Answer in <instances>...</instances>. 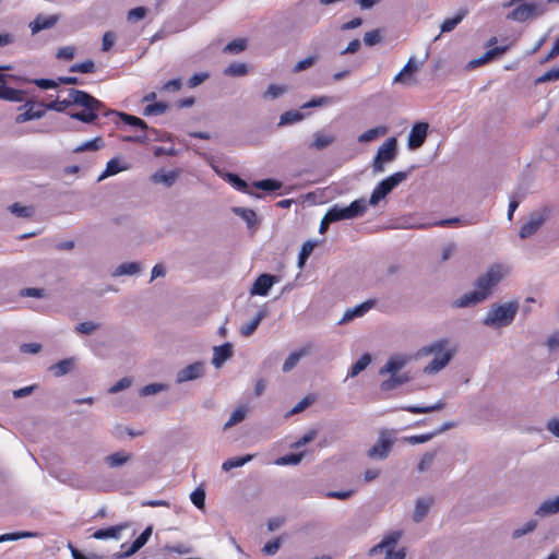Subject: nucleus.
<instances>
[{
    "label": "nucleus",
    "mask_w": 559,
    "mask_h": 559,
    "mask_svg": "<svg viewBox=\"0 0 559 559\" xmlns=\"http://www.w3.org/2000/svg\"><path fill=\"white\" fill-rule=\"evenodd\" d=\"M40 106H44L48 110H53L57 112H63L68 107L71 105H78L84 108V110L79 112H72L70 114V117L72 119L79 120L81 122L85 123H92L94 122L98 114L102 112L105 109V105L98 100L97 98L93 97L88 93L70 88L69 90V97L67 99L62 100H55L50 102L48 104H44L43 102L39 103Z\"/></svg>",
    "instance_id": "nucleus-1"
},
{
    "label": "nucleus",
    "mask_w": 559,
    "mask_h": 559,
    "mask_svg": "<svg viewBox=\"0 0 559 559\" xmlns=\"http://www.w3.org/2000/svg\"><path fill=\"white\" fill-rule=\"evenodd\" d=\"M509 272L510 269L504 264L490 265L486 273L476 280V289L462 295L453 301L452 306L454 308H466L483 302Z\"/></svg>",
    "instance_id": "nucleus-2"
},
{
    "label": "nucleus",
    "mask_w": 559,
    "mask_h": 559,
    "mask_svg": "<svg viewBox=\"0 0 559 559\" xmlns=\"http://www.w3.org/2000/svg\"><path fill=\"white\" fill-rule=\"evenodd\" d=\"M449 341L443 338L436 341L419 349V356H428L435 354L433 359L424 368L426 374H435L442 370L452 359L455 354V348L445 349Z\"/></svg>",
    "instance_id": "nucleus-3"
},
{
    "label": "nucleus",
    "mask_w": 559,
    "mask_h": 559,
    "mask_svg": "<svg viewBox=\"0 0 559 559\" xmlns=\"http://www.w3.org/2000/svg\"><path fill=\"white\" fill-rule=\"evenodd\" d=\"M518 309L519 305L516 302L493 305L484 318L483 323L490 328L508 326L514 320Z\"/></svg>",
    "instance_id": "nucleus-4"
},
{
    "label": "nucleus",
    "mask_w": 559,
    "mask_h": 559,
    "mask_svg": "<svg viewBox=\"0 0 559 559\" xmlns=\"http://www.w3.org/2000/svg\"><path fill=\"white\" fill-rule=\"evenodd\" d=\"M366 211L367 201L366 199L361 198L353 201L348 206L334 204L328 210L325 214L328 215V221L335 223L343 219H353L362 216Z\"/></svg>",
    "instance_id": "nucleus-5"
},
{
    "label": "nucleus",
    "mask_w": 559,
    "mask_h": 559,
    "mask_svg": "<svg viewBox=\"0 0 559 559\" xmlns=\"http://www.w3.org/2000/svg\"><path fill=\"white\" fill-rule=\"evenodd\" d=\"M411 170L408 171H397L386 177L382 181H380L376 188L373 189L369 201L367 204L372 206L377 205L382 199H384L394 188H396L401 182L407 179Z\"/></svg>",
    "instance_id": "nucleus-6"
},
{
    "label": "nucleus",
    "mask_w": 559,
    "mask_h": 559,
    "mask_svg": "<svg viewBox=\"0 0 559 559\" xmlns=\"http://www.w3.org/2000/svg\"><path fill=\"white\" fill-rule=\"evenodd\" d=\"M397 156V140L395 138L386 139L377 151L372 162L373 174H381L385 170V164H390Z\"/></svg>",
    "instance_id": "nucleus-7"
},
{
    "label": "nucleus",
    "mask_w": 559,
    "mask_h": 559,
    "mask_svg": "<svg viewBox=\"0 0 559 559\" xmlns=\"http://www.w3.org/2000/svg\"><path fill=\"white\" fill-rule=\"evenodd\" d=\"M548 11L547 3L545 2H526L514 8L509 14L508 19L516 22H525L528 19L538 17Z\"/></svg>",
    "instance_id": "nucleus-8"
},
{
    "label": "nucleus",
    "mask_w": 559,
    "mask_h": 559,
    "mask_svg": "<svg viewBox=\"0 0 559 559\" xmlns=\"http://www.w3.org/2000/svg\"><path fill=\"white\" fill-rule=\"evenodd\" d=\"M393 435V430H380L377 442L367 451L368 457L372 460H385L394 444Z\"/></svg>",
    "instance_id": "nucleus-9"
},
{
    "label": "nucleus",
    "mask_w": 559,
    "mask_h": 559,
    "mask_svg": "<svg viewBox=\"0 0 559 559\" xmlns=\"http://www.w3.org/2000/svg\"><path fill=\"white\" fill-rule=\"evenodd\" d=\"M11 69H12V67L9 64L0 66V92H2V93L11 92L12 93V96H13L12 98H3V100L13 102V103H22L25 100L27 93L23 90H16V88L9 87L7 85V79L13 80L17 83L28 82V79L23 78V76L13 75V74L2 73L3 71H8Z\"/></svg>",
    "instance_id": "nucleus-10"
},
{
    "label": "nucleus",
    "mask_w": 559,
    "mask_h": 559,
    "mask_svg": "<svg viewBox=\"0 0 559 559\" xmlns=\"http://www.w3.org/2000/svg\"><path fill=\"white\" fill-rule=\"evenodd\" d=\"M551 210L549 207H544L540 211L533 212L530 215L528 221L521 227L519 236L522 239H526L533 236L540 226L550 217Z\"/></svg>",
    "instance_id": "nucleus-11"
},
{
    "label": "nucleus",
    "mask_w": 559,
    "mask_h": 559,
    "mask_svg": "<svg viewBox=\"0 0 559 559\" xmlns=\"http://www.w3.org/2000/svg\"><path fill=\"white\" fill-rule=\"evenodd\" d=\"M204 364L195 361L180 369L176 376L177 383H183L201 378L204 374Z\"/></svg>",
    "instance_id": "nucleus-12"
},
{
    "label": "nucleus",
    "mask_w": 559,
    "mask_h": 559,
    "mask_svg": "<svg viewBox=\"0 0 559 559\" xmlns=\"http://www.w3.org/2000/svg\"><path fill=\"white\" fill-rule=\"evenodd\" d=\"M428 127L426 122H417L412 127L407 140L409 150H417L424 144L427 138Z\"/></svg>",
    "instance_id": "nucleus-13"
},
{
    "label": "nucleus",
    "mask_w": 559,
    "mask_h": 559,
    "mask_svg": "<svg viewBox=\"0 0 559 559\" xmlns=\"http://www.w3.org/2000/svg\"><path fill=\"white\" fill-rule=\"evenodd\" d=\"M278 282V277L276 275L271 274H261L258 276V278L254 281L250 294L251 295H258V296H266L269 294V290L271 287Z\"/></svg>",
    "instance_id": "nucleus-14"
},
{
    "label": "nucleus",
    "mask_w": 559,
    "mask_h": 559,
    "mask_svg": "<svg viewBox=\"0 0 559 559\" xmlns=\"http://www.w3.org/2000/svg\"><path fill=\"white\" fill-rule=\"evenodd\" d=\"M411 361V356L405 354H396L392 355L385 365L379 370V374L383 376L385 373L396 374L400 370H402L408 362Z\"/></svg>",
    "instance_id": "nucleus-15"
},
{
    "label": "nucleus",
    "mask_w": 559,
    "mask_h": 559,
    "mask_svg": "<svg viewBox=\"0 0 559 559\" xmlns=\"http://www.w3.org/2000/svg\"><path fill=\"white\" fill-rule=\"evenodd\" d=\"M105 116L109 117V116H115V117H118L120 118L124 123L131 126V127H135V128H139L143 131H150L152 132L153 134H157V130L152 128L150 129L148 126L146 124V122L144 120H142L141 118L139 117H135V116H132V115H128L126 112H118L116 110H107L104 112Z\"/></svg>",
    "instance_id": "nucleus-16"
},
{
    "label": "nucleus",
    "mask_w": 559,
    "mask_h": 559,
    "mask_svg": "<svg viewBox=\"0 0 559 559\" xmlns=\"http://www.w3.org/2000/svg\"><path fill=\"white\" fill-rule=\"evenodd\" d=\"M376 306V300L369 299L365 302L357 305L353 308H349L345 311L343 318L340 320L338 324L347 323L356 318H360L365 316L370 309Z\"/></svg>",
    "instance_id": "nucleus-17"
},
{
    "label": "nucleus",
    "mask_w": 559,
    "mask_h": 559,
    "mask_svg": "<svg viewBox=\"0 0 559 559\" xmlns=\"http://www.w3.org/2000/svg\"><path fill=\"white\" fill-rule=\"evenodd\" d=\"M402 537V532L394 531L385 535L382 540L370 549V555H376L381 551L394 549L397 542Z\"/></svg>",
    "instance_id": "nucleus-18"
},
{
    "label": "nucleus",
    "mask_w": 559,
    "mask_h": 559,
    "mask_svg": "<svg viewBox=\"0 0 559 559\" xmlns=\"http://www.w3.org/2000/svg\"><path fill=\"white\" fill-rule=\"evenodd\" d=\"M59 21L58 15L44 16L37 15L33 22L29 23V28L33 35L44 29L52 28Z\"/></svg>",
    "instance_id": "nucleus-19"
},
{
    "label": "nucleus",
    "mask_w": 559,
    "mask_h": 559,
    "mask_svg": "<svg viewBox=\"0 0 559 559\" xmlns=\"http://www.w3.org/2000/svg\"><path fill=\"white\" fill-rule=\"evenodd\" d=\"M234 354L231 343H225L213 348L212 364L215 368H219Z\"/></svg>",
    "instance_id": "nucleus-20"
},
{
    "label": "nucleus",
    "mask_w": 559,
    "mask_h": 559,
    "mask_svg": "<svg viewBox=\"0 0 559 559\" xmlns=\"http://www.w3.org/2000/svg\"><path fill=\"white\" fill-rule=\"evenodd\" d=\"M225 181L230 183L235 189L241 191L243 193H248L253 195V193L249 190L248 183L241 179L238 175L233 173H221L219 170H215ZM254 197L260 198V194H254Z\"/></svg>",
    "instance_id": "nucleus-21"
},
{
    "label": "nucleus",
    "mask_w": 559,
    "mask_h": 559,
    "mask_svg": "<svg viewBox=\"0 0 559 559\" xmlns=\"http://www.w3.org/2000/svg\"><path fill=\"white\" fill-rule=\"evenodd\" d=\"M559 513V496L545 499L535 511V515L545 518Z\"/></svg>",
    "instance_id": "nucleus-22"
},
{
    "label": "nucleus",
    "mask_w": 559,
    "mask_h": 559,
    "mask_svg": "<svg viewBox=\"0 0 559 559\" xmlns=\"http://www.w3.org/2000/svg\"><path fill=\"white\" fill-rule=\"evenodd\" d=\"M34 104L35 103L33 100H27L25 103L23 107L26 108V111L19 114L15 117L16 123H23L26 121L40 119L45 116L46 111L44 109L34 110Z\"/></svg>",
    "instance_id": "nucleus-23"
},
{
    "label": "nucleus",
    "mask_w": 559,
    "mask_h": 559,
    "mask_svg": "<svg viewBox=\"0 0 559 559\" xmlns=\"http://www.w3.org/2000/svg\"><path fill=\"white\" fill-rule=\"evenodd\" d=\"M132 456V453L121 450L105 456L104 462L109 468H118L131 461Z\"/></svg>",
    "instance_id": "nucleus-24"
},
{
    "label": "nucleus",
    "mask_w": 559,
    "mask_h": 559,
    "mask_svg": "<svg viewBox=\"0 0 559 559\" xmlns=\"http://www.w3.org/2000/svg\"><path fill=\"white\" fill-rule=\"evenodd\" d=\"M179 177L178 170L164 171L158 170L151 176V181L154 183H162L166 187H171Z\"/></svg>",
    "instance_id": "nucleus-25"
},
{
    "label": "nucleus",
    "mask_w": 559,
    "mask_h": 559,
    "mask_svg": "<svg viewBox=\"0 0 559 559\" xmlns=\"http://www.w3.org/2000/svg\"><path fill=\"white\" fill-rule=\"evenodd\" d=\"M128 527V524H118L115 526H110L107 528H100L94 532L93 537L95 539H108L114 538L118 539L120 537V534L123 530Z\"/></svg>",
    "instance_id": "nucleus-26"
},
{
    "label": "nucleus",
    "mask_w": 559,
    "mask_h": 559,
    "mask_svg": "<svg viewBox=\"0 0 559 559\" xmlns=\"http://www.w3.org/2000/svg\"><path fill=\"white\" fill-rule=\"evenodd\" d=\"M74 357L64 358L50 367L55 377H62L71 372L75 366Z\"/></svg>",
    "instance_id": "nucleus-27"
},
{
    "label": "nucleus",
    "mask_w": 559,
    "mask_h": 559,
    "mask_svg": "<svg viewBox=\"0 0 559 559\" xmlns=\"http://www.w3.org/2000/svg\"><path fill=\"white\" fill-rule=\"evenodd\" d=\"M432 502H433L432 499H425V498L417 499L415 510L413 513L414 522L420 523L426 518Z\"/></svg>",
    "instance_id": "nucleus-28"
},
{
    "label": "nucleus",
    "mask_w": 559,
    "mask_h": 559,
    "mask_svg": "<svg viewBox=\"0 0 559 559\" xmlns=\"http://www.w3.org/2000/svg\"><path fill=\"white\" fill-rule=\"evenodd\" d=\"M467 15L466 9H461L452 17L445 19L440 25L441 33L452 32Z\"/></svg>",
    "instance_id": "nucleus-29"
},
{
    "label": "nucleus",
    "mask_w": 559,
    "mask_h": 559,
    "mask_svg": "<svg viewBox=\"0 0 559 559\" xmlns=\"http://www.w3.org/2000/svg\"><path fill=\"white\" fill-rule=\"evenodd\" d=\"M409 380V377L406 373L403 374H390V378L382 381L380 384V389L384 392L392 391L397 386L406 383Z\"/></svg>",
    "instance_id": "nucleus-30"
},
{
    "label": "nucleus",
    "mask_w": 559,
    "mask_h": 559,
    "mask_svg": "<svg viewBox=\"0 0 559 559\" xmlns=\"http://www.w3.org/2000/svg\"><path fill=\"white\" fill-rule=\"evenodd\" d=\"M507 51V47H495L492 49L487 50L483 56L477 59H474L469 62L472 68L483 66L488 61L492 60L497 56H501Z\"/></svg>",
    "instance_id": "nucleus-31"
},
{
    "label": "nucleus",
    "mask_w": 559,
    "mask_h": 559,
    "mask_svg": "<svg viewBox=\"0 0 559 559\" xmlns=\"http://www.w3.org/2000/svg\"><path fill=\"white\" fill-rule=\"evenodd\" d=\"M335 141V136L331 134H324L320 131L316 132L313 134V141L309 145L310 148L314 150H323L331 145Z\"/></svg>",
    "instance_id": "nucleus-32"
},
{
    "label": "nucleus",
    "mask_w": 559,
    "mask_h": 559,
    "mask_svg": "<svg viewBox=\"0 0 559 559\" xmlns=\"http://www.w3.org/2000/svg\"><path fill=\"white\" fill-rule=\"evenodd\" d=\"M309 349L308 348H300L299 350L293 352L288 355V357L285 359L282 370L284 372H289L292 369L295 368V366L299 362V360L308 355Z\"/></svg>",
    "instance_id": "nucleus-33"
},
{
    "label": "nucleus",
    "mask_w": 559,
    "mask_h": 559,
    "mask_svg": "<svg viewBox=\"0 0 559 559\" xmlns=\"http://www.w3.org/2000/svg\"><path fill=\"white\" fill-rule=\"evenodd\" d=\"M389 129L385 126H379L371 128L358 136L359 143H369L378 139L379 136L385 135Z\"/></svg>",
    "instance_id": "nucleus-34"
},
{
    "label": "nucleus",
    "mask_w": 559,
    "mask_h": 559,
    "mask_svg": "<svg viewBox=\"0 0 559 559\" xmlns=\"http://www.w3.org/2000/svg\"><path fill=\"white\" fill-rule=\"evenodd\" d=\"M142 266L139 262H126L121 263L112 273V276H122V275H135L140 273Z\"/></svg>",
    "instance_id": "nucleus-35"
},
{
    "label": "nucleus",
    "mask_w": 559,
    "mask_h": 559,
    "mask_svg": "<svg viewBox=\"0 0 559 559\" xmlns=\"http://www.w3.org/2000/svg\"><path fill=\"white\" fill-rule=\"evenodd\" d=\"M419 66L414 57H411L404 68L394 76L393 83H404L405 76L415 73Z\"/></svg>",
    "instance_id": "nucleus-36"
},
{
    "label": "nucleus",
    "mask_w": 559,
    "mask_h": 559,
    "mask_svg": "<svg viewBox=\"0 0 559 559\" xmlns=\"http://www.w3.org/2000/svg\"><path fill=\"white\" fill-rule=\"evenodd\" d=\"M444 406H445V404L443 401H438L436 404L429 405V406L409 405V406L402 407V409L413 413V414H427V413L441 411L444 408Z\"/></svg>",
    "instance_id": "nucleus-37"
},
{
    "label": "nucleus",
    "mask_w": 559,
    "mask_h": 559,
    "mask_svg": "<svg viewBox=\"0 0 559 559\" xmlns=\"http://www.w3.org/2000/svg\"><path fill=\"white\" fill-rule=\"evenodd\" d=\"M265 311L261 310L257 313V316L247 324H243L241 328H240V334L242 336H250L252 335L255 330L258 329V326L260 325L261 321L264 319L265 317Z\"/></svg>",
    "instance_id": "nucleus-38"
},
{
    "label": "nucleus",
    "mask_w": 559,
    "mask_h": 559,
    "mask_svg": "<svg viewBox=\"0 0 559 559\" xmlns=\"http://www.w3.org/2000/svg\"><path fill=\"white\" fill-rule=\"evenodd\" d=\"M372 357L370 354L366 353L364 354L355 364L352 365L348 377L354 378L358 376L361 371H364L368 365L371 362Z\"/></svg>",
    "instance_id": "nucleus-39"
},
{
    "label": "nucleus",
    "mask_w": 559,
    "mask_h": 559,
    "mask_svg": "<svg viewBox=\"0 0 559 559\" xmlns=\"http://www.w3.org/2000/svg\"><path fill=\"white\" fill-rule=\"evenodd\" d=\"M253 459V455L252 454H247L245 456H241V457H230L228 460H226L223 465H222V468L225 471V472H229L231 471L233 468H237V467H241L243 466L245 464L249 463L250 461H252Z\"/></svg>",
    "instance_id": "nucleus-40"
},
{
    "label": "nucleus",
    "mask_w": 559,
    "mask_h": 559,
    "mask_svg": "<svg viewBox=\"0 0 559 559\" xmlns=\"http://www.w3.org/2000/svg\"><path fill=\"white\" fill-rule=\"evenodd\" d=\"M305 118L304 114L298 110H288L281 115L278 127L293 124L301 121Z\"/></svg>",
    "instance_id": "nucleus-41"
},
{
    "label": "nucleus",
    "mask_w": 559,
    "mask_h": 559,
    "mask_svg": "<svg viewBox=\"0 0 559 559\" xmlns=\"http://www.w3.org/2000/svg\"><path fill=\"white\" fill-rule=\"evenodd\" d=\"M305 455H306V451H302V452H299V453L286 454L284 456H280L278 459H276L275 460V464L276 465H281V466H284V465H298L302 461Z\"/></svg>",
    "instance_id": "nucleus-42"
},
{
    "label": "nucleus",
    "mask_w": 559,
    "mask_h": 559,
    "mask_svg": "<svg viewBox=\"0 0 559 559\" xmlns=\"http://www.w3.org/2000/svg\"><path fill=\"white\" fill-rule=\"evenodd\" d=\"M233 212L241 217L249 227H252L257 223V214L253 210L245 209V207H234Z\"/></svg>",
    "instance_id": "nucleus-43"
},
{
    "label": "nucleus",
    "mask_w": 559,
    "mask_h": 559,
    "mask_svg": "<svg viewBox=\"0 0 559 559\" xmlns=\"http://www.w3.org/2000/svg\"><path fill=\"white\" fill-rule=\"evenodd\" d=\"M247 416V408L243 406H240L236 408L231 414L229 419L225 423L224 429H229L233 426L241 423Z\"/></svg>",
    "instance_id": "nucleus-44"
},
{
    "label": "nucleus",
    "mask_w": 559,
    "mask_h": 559,
    "mask_svg": "<svg viewBox=\"0 0 559 559\" xmlns=\"http://www.w3.org/2000/svg\"><path fill=\"white\" fill-rule=\"evenodd\" d=\"M317 243L314 241L308 240L302 243L301 250L298 254V266L302 267L305 263L307 262L308 258L314 250Z\"/></svg>",
    "instance_id": "nucleus-45"
},
{
    "label": "nucleus",
    "mask_w": 559,
    "mask_h": 559,
    "mask_svg": "<svg viewBox=\"0 0 559 559\" xmlns=\"http://www.w3.org/2000/svg\"><path fill=\"white\" fill-rule=\"evenodd\" d=\"M124 169H126V167H121V166L119 165V160H118V159L112 158V159H110V160L107 163V165H106V169H105V171L99 176L98 181H100V180H103V179H105V178H107V177H109V176H114V175H116V174H118V173H120V171H122V170H124Z\"/></svg>",
    "instance_id": "nucleus-46"
},
{
    "label": "nucleus",
    "mask_w": 559,
    "mask_h": 559,
    "mask_svg": "<svg viewBox=\"0 0 559 559\" xmlns=\"http://www.w3.org/2000/svg\"><path fill=\"white\" fill-rule=\"evenodd\" d=\"M104 142L103 139L97 136L93 140L86 141L74 148L75 153L85 152V151H97L103 147Z\"/></svg>",
    "instance_id": "nucleus-47"
},
{
    "label": "nucleus",
    "mask_w": 559,
    "mask_h": 559,
    "mask_svg": "<svg viewBox=\"0 0 559 559\" xmlns=\"http://www.w3.org/2000/svg\"><path fill=\"white\" fill-rule=\"evenodd\" d=\"M253 187L257 189H261L264 191H276L281 189L282 182L275 180V179H263L259 181L253 182Z\"/></svg>",
    "instance_id": "nucleus-48"
},
{
    "label": "nucleus",
    "mask_w": 559,
    "mask_h": 559,
    "mask_svg": "<svg viewBox=\"0 0 559 559\" xmlns=\"http://www.w3.org/2000/svg\"><path fill=\"white\" fill-rule=\"evenodd\" d=\"M335 102V98L334 97H330V96H320V97H317V98H312L310 99L309 102L305 103L301 108L302 109H308V108H314V107H322V106H328V105H331Z\"/></svg>",
    "instance_id": "nucleus-49"
},
{
    "label": "nucleus",
    "mask_w": 559,
    "mask_h": 559,
    "mask_svg": "<svg viewBox=\"0 0 559 559\" xmlns=\"http://www.w3.org/2000/svg\"><path fill=\"white\" fill-rule=\"evenodd\" d=\"M167 109H168V105L166 103H164V102L154 103V104L147 105L144 108L143 115L144 116H158V115L165 114Z\"/></svg>",
    "instance_id": "nucleus-50"
},
{
    "label": "nucleus",
    "mask_w": 559,
    "mask_h": 559,
    "mask_svg": "<svg viewBox=\"0 0 559 559\" xmlns=\"http://www.w3.org/2000/svg\"><path fill=\"white\" fill-rule=\"evenodd\" d=\"M9 210L15 216L23 218L31 217L34 214V209L32 206H24L20 203H13L9 206Z\"/></svg>",
    "instance_id": "nucleus-51"
},
{
    "label": "nucleus",
    "mask_w": 559,
    "mask_h": 559,
    "mask_svg": "<svg viewBox=\"0 0 559 559\" xmlns=\"http://www.w3.org/2000/svg\"><path fill=\"white\" fill-rule=\"evenodd\" d=\"M287 91V86L271 84L267 90L263 93L264 99H276Z\"/></svg>",
    "instance_id": "nucleus-52"
},
{
    "label": "nucleus",
    "mask_w": 559,
    "mask_h": 559,
    "mask_svg": "<svg viewBox=\"0 0 559 559\" xmlns=\"http://www.w3.org/2000/svg\"><path fill=\"white\" fill-rule=\"evenodd\" d=\"M247 64L237 62L229 64L224 71V73L229 76H242L247 74Z\"/></svg>",
    "instance_id": "nucleus-53"
},
{
    "label": "nucleus",
    "mask_w": 559,
    "mask_h": 559,
    "mask_svg": "<svg viewBox=\"0 0 559 559\" xmlns=\"http://www.w3.org/2000/svg\"><path fill=\"white\" fill-rule=\"evenodd\" d=\"M537 526L536 520H530L525 524H523L521 527H518L513 531L512 537L513 538H520L531 532H533Z\"/></svg>",
    "instance_id": "nucleus-54"
},
{
    "label": "nucleus",
    "mask_w": 559,
    "mask_h": 559,
    "mask_svg": "<svg viewBox=\"0 0 559 559\" xmlns=\"http://www.w3.org/2000/svg\"><path fill=\"white\" fill-rule=\"evenodd\" d=\"M316 437H317V431L316 430H309L307 433H305L298 440L293 442L290 444V448L294 449V450L300 449L304 445H306V444L310 443L311 441H313L316 439Z\"/></svg>",
    "instance_id": "nucleus-55"
},
{
    "label": "nucleus",
    "mask_w": 559,
    "mask_h": 559,
    "mask_svg": "<svg viewBox=\"0 0 559 559\" xmlns=\"http://www.w3.org/2000/svg\"><path fill=\"white\" fill-rule=\"evenodd\" d=\"M69 71L80 73H93L95 71V63L92 60L75 63L70 67Z\"/></svg>",
    "instance_id": "nucleus-56"
},
{
    "label": "nucleus",
    "mask_w": 559,
    "mask_h": 559,
    "mask_svg": "<svg viewBox=\"0 0 559 559\" xmlns=\"http://www.w3.org/2000/svg\"><path fill=\"white\" fill-rule=\"evenodd\" d=\"M556 81H559V67L554 68V69L545 72L543 75L538 76L535 80V84L538 85V84H543L546 82H556Z\"/></svg>",
    "instance_id": "nucleus-57"
},
{
    "label": "nucleus",
    "mask_w": 559,
    "mask_h": 559,
    "mask_svg": "<svg viewBox=\"0 0 559 559\" xmlns=\"http://www.w3.org/2000/svg\"><path fill=\"white\" fill-rule=\"evenodd\" d=\"M166 385L165 384H162V383H150L147 385H144L141 390H140V395L141 396H148V395H154V394H157L159 392H163L166 390Z\"/></svg>",
    "instance_id": "nucleus-58"
},
{
    "label": "nucleus",
    "mask_w": 559,
    "mask_h": 559,
    "mask_svg": "<svg viewBox=\"0 0 559 559\" xmlns=\"http://www.w3.org/2000/svg\"><path fill=\"white\" fill-rule=\"evenodd\" d=\"M97 329H99V324L98 323H95V322H92V321H85V322H82V323H79L76 326H75V331L80 334H84V335H91L92 333H94Z\"/></svg>",
    "instance_id": "nucleus-59"
},
{
    "label": "nucleus",
    "mask_w": 559,
    "mask_h": 559,
    "mask_svg": "<svg viewBox=\"0 0 559 559\" xmlns=\"http://www.w3.org/2000/svg\"><path fill=\"white\" fill-rule=\"evenodd\" d=\"M190 499L198 509H203L205 504V491L202 488H197L191 492Z\"/></svg>",
    "instance_id": "nucleus-60"
},
{
    "label": "nucleus",
    "mask_w": 559,
    "mask_h": 559,
    "mask_svg": "<svg viewBox=\"0 0 559 559\" xmlns=\"http://www.w3.org/2000/svg\"><path fill=\"white\" fill-rule=\"evenodd\" d=\"M132 384V379L129 377H123L119 381H117L114 385H111L108 390L110 394H116L120 391H123L130 388Z\"/></svg>",
    "instance_id": "nucleus-61"
},
{
    "label": "nucleus",
    "mask_w": 559,
    "mask_h": 559,
    "mask_svg": "<svg viewBox=\"0 0 559 559\" xmlns=\"http://www.w3.org/2000/svg\"><path fill=\"white\" fill-rule=\"evenodd\" d=\"M147 14V9L145 7H136L134 9H131L128 12V21L129 22H138L142 19H144Z\"/></svg>",
    "instance_id": "nucleus-62"
},
{
    "label": "nucleus",
    "mask_w": 559,
    "mask_h": 559,
    "mask_svg": "<svg viewBox=\"0 0 559 559\" xmlns=\"http://www.w3.org/2000/svg\"><path fill=\"white\" fill-rule=\"evenodd\" d=\"M436 454H437L436 451L425 453L418 464V471L419 472L427 471L433 463Z\"/></svg>",
    "instance_id": "nucleus-63"
},
{
    "label": "nucleus",
    "mask_w": 559,
    "mask_h": 559,
    "mask_svg": "<svg viewBox=\"0 0 559 559\" xmlns=\"http://www.w3.org/2000/svg\"><path fill=\"white\" fill-rule=\"evenodd\" d=\"M546 429L559 439V417H554L546 423Z\"/></svg>",
    "instance_id": "nucleus-64"
}]
</instances>
